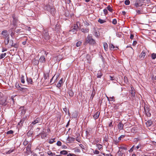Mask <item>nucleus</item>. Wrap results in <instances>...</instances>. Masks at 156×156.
Returning <instances> with one entry per match:
<instances>
[{
  "instance_id": "1",
  "label": "nucleus",
  "mask_w": 156,
  "mask_h": 156,
  "mask_svg": "<svg viewBox=\"0 0 156 156\" xmlns=\"http://www.w3.org/2000/svg\"><path fill=\"white\" fill-rule=\"evenodd\" d=\"M96 42L92 38V36L89 35L86 39L85 43H89L91 45H94Z\"/></svg>"
},
{
  "instance_id": "2",
  "label": "nucleus",
  "mask_w": 156,
  "mask_h": 156,
  "mask_svg": "<svg viewBox=\"0 0 156 156\" xmlns=\"http://www.w3.org/2000/svg\"><path fill=\"white\" fill-rule=\"evenodd\" d=\"M144 3L143 0H136L134 3V5L136 7H138L142 5Z\"/></svg>"
},
{
  "instance_id": "3",
  "label": "nucleus",
  "mask_w": 156,
  "mask_h": 156,
  "mask_svg": "<svg viewBox=\"0 0 156 156\" xmlns=\"http://www.w3.org/2000/svg\"><path fill=\"white\" fill-rule=\"evenodd\" d=\"M7 98L6 97H4L2 99H0V105L5 106L7 104Z\"/></svg>"
},
{
  "instance_id": "4",
  "label": "nucleus",
  "mask_w": 156,
  "mask_h": 156,
  "mask_svg": "<svg viewBox=\"0 0 156 156\" xmlns=\"http://www.w3.org/2000/svg\"><path fill=\"white\" fill-rule=\"evenodd\" d=\"M42 121V119L41 117L37 118L32 123L30 124V126H33L37 123L41 122Z\"/></svg>"
},
{
  "instance_id": "5",
  "label": "nucleus",
  "mask_w": 156,
  "mask_h": 156,
  "mask_svg": "<svg viewBox=\"0 0 156 156\" xmlns=\"http://www.w3.org/2000/svg\"><path fill=\"white\" fill-rule=\"evenodd\" d=\"M43 36L46 40H48L49 39V35L46 30H44L43 31Z\"/></svg>"
},
{
  "instance_id": "6",
  "label": "nucleus",
  "mask_w": 156,
  "mask_h": 156,
  "mask_svg": "<svg viewBox=\"0 0 156 156\" xmlns=\"http://www.w3.org/2000/svg\"><path fill=\"white\" fill-rule=\"evenodd\" d=\"M81 28V25L80 23L79 22H77L76 24H74L73 26L74 29H75L77 31L78 30V29H80Z\"/></svg>"
},
{
  "instance_id": "7",
  "label": "nucleus",
  "mask_w": 156,
  "mask_h": 156,
  "mask_svg": "<svg viewBox=\"0 0 156 156\" xmlns=\"http://www.w3.org/2000/svg\"><path fill=\"white\" fill-rule=\"evenodd\" d=\"M146 51H143L139 55V59L140 60H143L146 55Z\"/></svg>"
},
{
  "instance_id": "8",
  "label": "nucleus",
  "mask_w": 156,
  "mask_h": 156,
  "mask_svg": "<svg viewBox=\"0 0 156 156\" xmlns=\"http://www.w3.org/2000/svg\"><path fill=\"white\" fill-rule=\"evenodd\" d=\"M144 112L148 117H150L151 116V114L149 112V108L147 107H144Z\"/></svg>"
},
{
  "instance_id": "9",
  "label": "nucleus",
  "mask_w": 156,
  "mask_h": 156,
  "mask_svg": "<svg viewBox=\"0 0 156 156\" xmlns=\"http://www.w3.org/2000/svg\"><path fill=\"white\" fill-rule=\"evenodd\" d=\"M123 127L124 124L122 122H119L117 125V128L119 131L123 129Z\"/></svg>"
},
{
  "instance_id": "10",
  "label": "nucleus",
  "mask_w": 156,
  "mask_h": 156,
  "mask_svg": "<svg viewBox=\"0 0 156 156\" xmlns=\"http://www.w3.org/2000/svg\"><path fill=\"white\" fill-rule=\"evenodd\" d=\"M5 39L4 42L5 45H7L8 44L9 41V36H7L6 37H4Z\"/></svg>"
},
{
  "instance_id": "11",
  "label": "nucleus",
  "mask_w": 156,
  "mask_h": 156,
  "mask_svg": "<svg viewBox=\"0 0 156 156\" xmlns=\"http://www.w3.org/2000/svg\"><path fill=\"white\" fill-rule=\"evenodd\" d=\"M1 34L4 36V37H6L7 36H9L8 34V31L6 30L3 31L1 33Z\"/></svg>"
},
{
  "instance_id": "12",
  "label": "nucleus",
  "mask_w": 156,
  "mask_h": 156,
  "mask_svg": "<svg viewBox=\"0 0 156 156\" xmlns=\"http://www.w3.org/2000/svg\"><path fill=\"white\" fill-rule=\"evenodd\" d=\"M62 83H63V79H62V78L58 82V83L57 84V87L59 88L60 87H61Z\"/></svg>"
},
{
  "instance_id": "13",
  "label": "nucleus",
  "mask_w": 156,
  "mask_h": 156,
  "mask_svg": "<svg viewBox=\"0 0 156 156\" xmlns=\"http://www.w3.org/2000/svg\"><path fill=\"white\" fill-rule=\"evenodd\" d=\"M45 61V58L44 56L43 55L41 56L39 59V61L41 62L44 63Z\"/></svg>"
},
{
  "instance_id": "14",
  "label": "nucleus",
  "mask_w": 156,
  "mask_h": 156,
  "mask_svg": "<svg viewBox=\"0 0 156 156\" xmlns=\"http://www.w3.org/2000/svg\"><path fill=\"white\" fill-rule=\"evenodd\" d=\"M11 41L12 42V44L11 45V47H13L15 48H17L19 47V45L16 43L14 44L13 40H11Z\"/></svg>"
},
{
  "instance_id": "15",
  "label": "nucleus",
  "mask_w": 156,
  "mask_h": 156,
  "mask_svg": "<svg viewBox=\"0 0 156 156\" xmlns=\"http://www.w3.org/2000/svg\"><path fill=\"white\" fill-rule=\"evenodd\" d=\"M81 31L84 33H87L89 32V29L88 28H81L80 29Z\"/></svg>"
},
{
  "instance_id": "16",
  "label": "nucleus",
  "mask_w": 156,
  "mask_h": 156,
  "mask_svg": "<svg viewBox=\"0 0 156 156\" xmlns=\"http://www.w3.org/2000/svg\"><path fill=\"white\" fill-rule=\"evenodd\" d=\"M100 112H97L93 116L94 119H97L98 118L100 115Z\"/></svg>"
},
{
  "instance_id": "17",
  "label": "nucleus",
  "mask_w": 156,
  "mask_h": 156,
  "mask_svg": "<svg viewBox=\"0 0 156 156\" xmlns=\"http://www.w3.org/2000/svg\"><path fill=\"white\" fill-rule=\"evenodd\" d=\"M12 18L13 19V25L14 26H16V23L17 22L18 20L15 17V15H13L12 16Z\"/></svg>"
},
{
  "instance_id": "18",
  "label": "nucleus",
  "mask_w": 156,
  "mask_h": 156,
  "mask_svg": "<svg viewBox=\"0 0 156 156\" xmlns=\"http://www.w3.org/2000/svg\"><path fill=\"white\" fill-rule=\"evenodd\" d=\"M103 74L101 72V71L100 70H99L98 71L97 73V77L99 78H101V77L102 76Z\"/></svg>"
},
{
  "instance_id": "19",
  "label": "nucleus",
  "mask_w": 156,
  "mask_h": 156,
  "mask_svg": "<svg viewBox=\"0 0 156 156\" xmlns=\"http://www.w3.org/2000/svg\"><path fill=\"white\" fill-rule=\"evenodd\" d=\"M27 81L28 84H33V83L32 79L31 78H28L27 77Z\"/></svg>"
},
{
  "instance_id": "20",
  "label": "nucleus",
  "mask_w": 156,
  "mask_h": 156,
  "mask_svg": "<svg viewBox=\"0 0 156 156\" xmlns=\"http://www.w3.org/2000/svg\"><path fill=\"white\" fill-rule=\"evenodd\" d=\"M55 9L53 6H52L49 12H50L51 14H52V15H54L55 12Z\"/></svg>"
},
{
  "instance_id": "21",
  "label": "nucleus",
  "mask_w": 156,
  "mask_h": 156,
  "mask_svg": "<svg viewBox=\"0 0 156 156\" xmlns=\"http://www.w3.org/2000/svg\"><path fill=\"white\" fill-rule=\"evenodd\" d=\"M75 138L73 137H69L67 139V140L70 142H72L74 141Z\"/></svg>"
},
{
  "instance_id": "22",
  "label": "nucleus",
  "mask_w": 156,
  "mask_h": 156,
  "mask_svg": "<svg viewBox=\"0 0 156 156\" xmlns=\"http://www.w3.org/2000/svg\"><path fill=\"white\" fill-rule=\"evenodd\" d=\"M69 96L71 97H72L74 95V93L71 90H69L68 91Z\"/></svg>"
},
{
  "instance_id": "23",
  "label": "nucleus",
  "mask_w": 156,
  "mask_h": 156,
  "mask_svg": "<svg viewBox=\"0 0 156 156\" xmlns=\"http://www.w3.org/2000/svg\"><path fill=\"white\" fill-rule=\"evenodd\" d=\"M131 94L132 96H133V97H134L135 96V92L133 90V89H134L133 87V86H131Z\"/></svg>"
},
{
  "instance_id": "24",
  "label": "nucleus",
  "mask_w": 156,
  "mask_h": 156,
  "mask_svg": "<svg viewBox=\"0 0 156 156\" xmlns=\"http://www.w3.org/2000/svg\"><path fill=\"white\" fill-rule=\"evenodd\" d=\"M94 34L97 37H98L100 35L99 32L97 31L95 29H94Z\"/></svg>"
},
{
  "instance_id": "25",
  "label": "nucleus",
  "mask_w": 156,
  "mask_h": 156,
  "mask_svg": "<svg viewBox=\"0 0 156 156\" xmlns=\"http://www.w3.org/2000/svg\"><path fill=\"white\" fill-rule=\"evenodd\" d=\"M104 48L106 51H107L108 50V45L106 43H104L103 44Z\"/></svg>"
},
{
  "instance_id": "26",
  "label": "nucleus",
  "mask_w": 156,
  "mask_h": 156,
  "mask_svg": "<svg viewBox=\"0 0 156 156\" xmlns=\"http://www.w3.org/2000/svg\"><path fill=\"white\" fill-rule=\"evenodd\" d=\"M52 7V6H50L49 5H47L45 7V9L48 11H50V10Z\"/></svg>"
},
{
  "instance_id": "27",
  "label": "nucleus",
  "mask_w": 156,
  "mask_h": 156,
  "mask_svg": "<svg viewBox=\"0 0 156 156\" xmlns=\"http://www.w3.org/2000/svg\"><path fill=\"white\" fill-rule=\"evenodd\" d=\"M147 126H149L152 124V122L151 120H148L146 123Z\"/></svg>"
},
{
  "instance_id": "28",
  "label": "nucleus",
  "mask_w": 156,
  "mask_h": 156,
  "mask_svg": "<svg viewBox=\"0 0 156 156\" xmlns=\"http://www.w3.org/2000/svg\"><path fill=\"white\" fill-rule=\"evenodd\" d=\"M108 79L111 80H116L115 78L113 76H112L111 75L108 76Z\"/></svg>"
},
{
  "instance_id": "29",
  "label": "nucleus",
  "mask_w": 156,
  "mask_h": 156,
  "mask_svg": "<svg viewBox=\"0 0 156 156\" xmlns=\"http://www.w3.org/2000/svg\"><path fill=\"white\" fill-rule=\"evenodd\" d=\"M60 154L63 155H66L68 154V152L66 150H63L60 152Z\"/></svg>"
},
{
  "instance_id": "30",
  "label": "nucleus",
  "mask_w": 156,
  "mask_h": 156,
  "mask_svg": "<svg viewBox=\"0 0 156 156\" xmlns=\"http://www.w3.org/2000/svg\"><path fill=\"white\" fill-rule=\"evenodd\" d=\"M109 48L111 50H113L115 48V47L113 44H110L109 45Z\"/></svg>"
},
{
  "instance_id": "31",
  "label": "nucleus",
  "mask_w": 156,
  "mask_h": 156,
  "mask_svg": "<svg viewBox=\"0 0 156 156\" xmlns=\"http://www.w3.org/2000/svg\"><path fill=\"white\" fill-rule=\"evenodd\" d=\"M97 147L98 148V149L99 150H101V149H102V147L101 145L100 144H97Z\"/></svg>"
},
{
  "instance_id": "32",
  "label": "nucleus",
  "mask_w": 156,
  "mask_h": 156,
  "mask_svg": "<svg viewBox=\"0 0 156 156\" xmlns=\"http://www.w3.org/2000/svg\"><path fill=\"white\" fill-rule=\"evenodd\" d=\"M151 56L153 59H154L156 58V53H153L151 54Z\"/></svg>"
},
{
  "instance_id": "33",
  "label": "nucleus",
  "mask_w": 156,
  "mask_h": 156,
  "mask_svg": "<svg viewBox=\"0 0 156 156\" xmlns=\"http://www.w3.org/2000/svg\"><path fill=\"white\" fill-rule=\"evenodd\" d=\"M6 55V53L2 54L0 55V59H2Z\"/></svg>"
},
{
  "instance_id": "34",
  "label": "nucleus",
  "mask_w": 156,
  "mask_h": 156,
  "mask_svg": "<svg viewBox=\"0 0 156 156\" xmlns=\"http://www.w3.org/2000/svg\"><path fill=\"white\" fill-rule=\"evenodd\" d=\"M98 22L101 24L105 22L106 21L104 20H103L99 19L98 21Z\"/></svg>"
},
{
  "instance_id": "35",
  "label": "nucleus",
  "mask_w": 156,
  "mask_h": 156,
  "mask_svg": "<svg viewBox=\"0 0 156 156\" xmlns=\"http://www.w3.org/2000/svg\"><path fill=\"white\" fill-rule=\"evenodd\" d=\"M21 82L23 83H24L25 81L24 79V76L23 75H21Z\"/></svg>"
},
{
  "instance_id": "36",
  "label": "nucleus",
  "mask_w": 156,
  "mask_h": 156,
  "mask_svg": "<svg viewBox=\"0 0 156 156\" xmlns=\"http://www.w3.org/2000/svg\"><path fill=\"white\" fill-rule=\"evenodd\" d=\"M55 139H50L48 143L50 144H52L55 142Z\"/></svg>"
},
{
  "instance_id": "37",
  "label": "nucleus",
  "mask_w": 156,
  "mask_h": 156,
  "mask_svg": "<svg viewBox=\"0 0 156 156\" xmlns=\"http://www.w3.org/2000/svg\"><path fill=\"white\" fill-rule=\"evenodd\" d=\"M48 155L51 156L55 155V153H53L51 151H48L47 152Z\"/></svg>"
},
{
  "instance_id": "38",
  "label": "nucleus",
  "mask_w": 156,
  "mask_h": 156,
  "mask_svg": "<svg viewBox=\"0 0 156 156\" xmlns=\"http://www.w3.org/2000/svg\"><path fill=\"white\" fill-rule=\"evenodd\" d=\"M107 10L109 11L110 12H112V8L110 6L108 5L107 8Z\"/></svg>"
},
{
  "instance_id": "39",
  "label": "nucleus",
  "mask_w": 156,
  "mask_h": 156,
  "mask_svg": "<svg viewBox=\"0 0 156 156\" xmlns=\"http://www.w3.org/2000/svg\"><path fill=\"white\" fill-rule=\"evenodd\" d=\"M118 154L119 156H122L123 155V153L122 152V151L120 150H119L118 152Z\"/></svg>"
},
{
  "instance_id": "40",
  "label": "nucleus",
  "mask_w": 156,
  "mask_h": 156,
  "mask_svg": "<svg viewBox=\"0 0 156 156\" xmlns=\"http://www.w3.org/2000/svg\"><path fill=\"white\" fill-rule=\"evenodd\" d=\"M49 75L46 74H44V80H47L48 78V77Z\"/></svg>"
},
{
  "instance_id": "41",
  "label": "nucleus",
  "mask_w": 156,
  "mask_h": 156,
  "mask_svg": "<svg viewBox=\"0 0 156 156\" xmlns=\"http://www.w3.org/2000/svg\"><path fill=\"white\" fill-rule=\"evenodd\" d=\"M125 4L126 5H128L130 4V1L129 0H126L125 2Z\"/></svg>"
},
{
  "instance_id": "42",
  "label": "nucleus",
  "mask_w": 156,
  "mask_h": 156,
  "mask_svg": "<svg viewBox=\"0 0 156 156\" xmlns=\"http://www.w3.org/2000/svg\"><path fill=\"white\" fill-rule=\"evenodd\" d=\"M125 136V135H121L118 138V140L120 141L121 140V139L122 138H123Z\"/></svg>"
},
{
  "instance_id": "43",
  "label": "nucleus",
  "mask_w": 156,
  "mask_h": 156,
  "mask_svg": "<svg viewBox=\"0 0 156 156\" xmlns=\"http://www.w3.org/2000/svg\"><path fill=\"white\" fill-rule=\"evenodd\" d=\"M13 133V132L12 130H10L9 131H8L6 132V134H12Z\"/></svg>"
},
{
  "instance_id": "44",
  "label": "nucleus",
  "mask_w": 156,
  "mask_h": 156,
  "mask_svg": "<svg viewBox=\"0 0 156 156\" xmlns=\"http://www.w3.org/2000/svg\"><path fill=\"white\" fill-rule=\"evenodd\" d=\"M119 150H120L121 149L125 150L126 151L127 150V148L126 147H123L122 146H121L119 147Z\"/></svg>"
},
{
  "instance_id": "45",
  "label": "nucleus",
  "mask_w": 156,
  "mask_h": 156,
  "mask_svg": "<svg viewBox=\"0 0 156 156\" xmlns=\"http://www.w3.org/2000/svg\"><path fill=\"white\" fill-rule=\"evenodd\" d=\"M144 3H149L150 2V0H143Z\"/></svg>"
},
{
  "instance_id": "46",
  "label": "nucleus",
  "mask_w": 156,
  "mask_h": 156,
  "mask_svg": "<svg viewBox=\"0 0 156 156\" xmlns=\"http://www.w3.org/2000/svg\"><path fill=\"white\" fill-rule=\"evenodd\" d=\"M112 23L113 24L115 25L117 24V21L116 19H114L113 20Z\"/></svg>"
},
{
  "instance_id": "47",
  "label": "nucleus",
  "mask_w": 156,
  "mask_h": 156,
  "mask_svg": "<svg viewBox=\"0 0 156 156\" xmlns=\"http://www.w3.org/2000/svg\"><path fill=\"white\" fill-rule=\"evenodd\" d=\"M81 42L80 41H78L76 43V46L77 47H79L80 46V45H81Z\"/></svg>"
},
{
  "instance_id": "48",
  "label": "nucleus",
  "mask_w": 156,
  "mask_h": 156,
  "mask_svg": "<svg viewBox=\"0 0 156 156\" xmlns=\"http://www.w3.org/2000/svg\"><path fill=\"white\" fill-rule=\"evenodd\" d=\"M77 31L75 29H74L73 28L72 29L70 30V32H73V33H75L76 34V33Z\"/></svg>"
},
{
  "instance_id": "49",
  "label": "nucleus",
  "mask_w": 156,
  "mask_h": 156,
  "mask_svg": "<svg viewBox=\"0 0 156 156\" xmlns=\"http://www.w3.org/2000/svg\"><path fill=\"white\" fill-rule=\"evenodd\" d=\"M56 144L58 146H61L62 145V143L60 141H58L56 143Z\"/></svg>"
},
{
  "instance_id": "50",
  "label": "nucleus",
  "mask_w": 156,
  "mask_h": 156,
  "mask_svg": "<svg viewBox=\"0 0 156 156\" xmlns=\"http://www.w3.org/2000/svg\"><path fill=\"white\" fill-rule=\"evenodd\" d=\"M103 12L105 15L107 14L108 12L107 10L106 9H105L103 10Z\"/></svg>"
},
{
  "instance_id": "51",
  "label": "nucleus",
  "mask_w": 156,
  "mask_h": 156,
  "mask_svg": "<svg viewBox=\"0 0 156 156\" xmlns=\"http://www.w3.org/2000/svg\"><path fill=\"white\" fill-rule=\"evenodd\" d=\"M76 155L74 154L69 153L67 154V156H76Z\"/></svg>"
},
{
  "instance_id": "52",
  "label": "nucleus",
  "mask_w": 156,
  "mask_h": 156,
  "mask_svg": "<svg viewBox=\"0 0 156 156\" xmlns=\"http://www.w3.org/2000/svg\"><path fill=\"white\" fill-rule=\"evenodd\" d=\"M139 140V139L138 138H135L134 139V142H137Z\"/></svg>"
},
{
  "instance_id": "53",
  "label": "nucleus",
  "mask_w": 156,
  "mask_h": 156,
  "mask_svg": "<svg viewBox=\"0 0 156 156\" xmlns=\"http://www.w3.org/2000/svg\"><path fill=\"white\" fill-rule=\"evenodd\" d=\"M14 151V149H10L8 151V154H10L11 153L13 152Z\"/></svg>"
},
{
  "instance_id": "54",
  "label": "nucleus",
  "mask_w": 156,
  "mask_h": 156,
  "mask_svg": "<svg viewBox=\"0 0 156 156\" xmlns=\"http://www.w3.org/2000/svg\"><path fill=\"white\" fill-rule=\"evenodd\" d=\"M15 34V33L14 32H11L10 35L11 36L12 38L13 37V36H14Z\"/></svg>"
},
{
  "instance_id": "55",
  "label": "nucleus",
  "mask_w": 156,
  "mask_h": 156,
  "mask_svg": "<svg viewBox=\"0 0 156 156\" xmlns=\"http://www.w3.org/2000/svg\"><path fill=\"white\" fill-rule=\"evenodd\" d=\"M94 153L96 154H98L99 153V151L98 150H95L94 151Z\"/></svg>"
},
{
  "instance_id": "56",
  "label": "nucleus",
  "mask_w": 156,
  "mask_h": 156,
  "mask_svg": "<svg viewBox=\"0 0 156 156\" xmlns=\"http://www.w3.org/2000/svg\"><path fill=\"white\" fill-rule=\"evenodd\" d=\"M7 50V49L6 48H2V52H4V51H6Z\"/></svg>"
},
{
  "instance_id": "57",
  "label": "nucleus",
  "mask_w": 156,
  "mask_h": 156,
  "mask_svg": "<svg viewBox=\"0 0 156 156\" xmlns=\"http://www.w3.org/2000/svg\"><path fill=\"white\" fill-rule=\"evenodd\" d=\"M14 29L13 28H11L9 30L10 32H14Z\"/></svg>"
},
{
  "instance_id": "58",
  "label": "nucleus",
  "mask_w": 156,
  "mask_h": 156,
  "mask_svg": "<svg viewBox=\"0 0 156 156\" xmlns=\"http://www.w3.org/2000/svg\"><path fill=\"white\" fill-rule=\"evenodd\" d=\"M32 133L30 131H29L27 133V134L28 135V136H31L32 135Z\"/></svg>"
},
{
  "instance_id": "59",
  "label": "nucleus",
  "mask_w": 156,
  "mask_h": 156,
  "mask_svg": "<svg viewBox=\"0 0 156 156\" xmlns=\"http://www.w3.org/2000/svg\"><path fill=\"white\" fill-rule=\"evenodd\" d=\"M80 146L83 149H85V147L82 144H80Z\"/></svg>"
},
{
  "instance_id": "60",
  "label": "nucleus",
  "mask_w": 156,
  "mask_h": 156,
  "mask_svg": "<svg viewBox=\"0 0 156 156\" xmlns=\"http://www.w3.org/2000/svg\"><path fill=\"white\" fill-rule=\"evenodd\" d=\"M134 147V145H133L132 147L130 149L129 151L132 152L133 151V148Z\"/></svg>"
},
{
  "instance_id": "61",
  "label": "nucleus",
  "mask_w": 156,
  "mask_h": 156,
  "mask_svg": "<svg viewBox=\"0 0 156 156\" xmlns=\"http://www.w3.org/2000/svg\"><path fill=\"white\" fill-rule=\"evenodd\" d=\"M137 14H140L141 13V11L140 10H138L136 11Z\"/></svg>"
},
{
  "instance_id": "62",
  "label": "nucleus",
  "mask_w": 156,
  "mask_h": 156,
  "mask_svg": "<svg viewBox=\"0 0 156 156\" xmlns=\"http://www.w3.org/2000/svg\"><path fill=\"white\" fill-rule=\"evenodd\" d=\"M66 3L69 4L70 3L71 0H66Z\"/></svg>"
},
{
  "instance_id": "63",
  "label": "nucleus",
  "mask_w": 156,
  "mask_h": 156,
  "mask_svg": "<svg viewBox=\"0 0 156 156\" xmlns=\"http://www.w3.org/2000/svg\"><path fill=\"white\" fill-rule=\"evenodd\" d=\"M110 98L111 99L110 101H115L114 97L113 96H112V97H110Z\"/></svg>"
},
{
  "instance_id": "64",
  "label": "nucleus",
  "mask_w": 156,
  "mask_h": 156,
  "mask_svg": "<svg viewBox=\"0 0 156 156\" xmlns=\"http://www.w3.org/2000/svg\"><path fill=\"white\" fill-rule=\"evenodd\" d=\"M136 44H137L136 41H134L133 42V46H135L136 45Z\"/></svg>"
}]
</instances>
